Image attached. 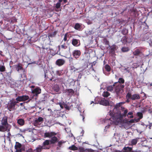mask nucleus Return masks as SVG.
<instances>
[{
	"label": "nucleus",
	"mask_w": 152,
	"mask_h": 152,
	"mask_svg": "<svg viewBox=\"0 0 152 152\" xmlns=\"http://www.w3.org/2000/svg\"><path fill=\"white\" fill-rule=\"evenodd\" d=\"M123 109L125 110H123V113L121 114L119 110L118 111L117 113L113 114L110 112V115L111 116L110 118L111 121V124H113L116 125H118L121 123L123 120V118L127 116L128 118H134L133 112L132 111L128 113L127 109H125L123 107Z\"/></svg>",
	"instance_id": "obj_1"
},
{
	"label": "nucleus",
	"mask_w": 152,
	"mask_h": 152,
	"mask_svg": "<svg viewBox=\"0 0 152 152\" xmlns=\"http://www.w3.org/2000/svg\"><path fill=\"white\" fill-rule=\"evenodd\" d=\"M57 32V31H55L53 32L49 33L48 36L46 35H45L42 36V41L43 42L42 48L43 49L47 50L48 49V45H52L50 44L51 41H50V38L55 37Z\"/></svg>",
	"instance_id": "obj_2"
},
{
	"label": "nucleus",
	"mask_w": 152,
	"mask_h": 152,
	"mask_svg": "<svg viewBox=\"0 0 152 152\" xmlns=\"http://www.w3.org/2000/svg\"><path fill=\"white\" fill-rule=\"evenodd\" d=\"M57 133L54 132H46L44 133V137H45L50 138V145L54 144L58 141V139L55 136Z\"/></svg>",
	"instance_id": "obj_3"
},
{
	"label": "nucleus",
	"mask_w": 152,
	"mask_h": 152,
	"mask_svg": "<svg viewBox=\"0 0 152 152\" xmlns=\"http://www.w3.org/2000/svg\"><path fill=\"white\" fill-rule=\"evenodd\" d=\"M114 91L116 94L117 97L118 98H120L121 95L122 94L124 91V88L125 87V85H118L115 84L114 85Z\"/></svg>",
	"instance_id": "obj_4"
},
{
	"label": "nucleus",
	"mask_w": 152,
	"mask_h": 152,
	"mask_svg": "<svg viewBox=\"0 0 152 152\" xmlns=\"http://www.w3.org/2000/svg\"><path fill=\"white\" fill-rule=\"evenodd\" d=\"M17 102H16L13 100H11L8 103L7 106V109L11 111L15 109V105Z\"/></svg>",
	"instance_id": "obj_5"
},
{
	"label": "nucleus",
	"mask_w": 152,
	"mask_h": 152,
	"mask_svg": "<svg viewBox=\"0 0 152 152\" xmlns=\"http://www.w3.org/2000/svg\"><path fill=\"white\" fill-rule=\"evenodd\" d=\"M67 48L68 46L66 45V44L64 43V44L61 45V46H58V50L57 53H58L59 52L58 54L61 55V52L62 53H64L65 51L64 50L66 49Z\"/></svg>",
	"instance_id": "obj_6"
},
{
	"label": "nucleus",
	"mask_w": 152,
	"mask_h": 152,
	"mask_svg": "<svg viewBox=\"0 0 152 152\" xmlns=\"http://www.w3.org/2000/svg\"><path fill=\"white\" fill-rule=\"evenodd\" d=\"M29 99V97L27 95H23L18 96L16 99L17 101L18 102H23L26 101Z\"/></svg>",
	"instance_id": "obj_7"
},
{
	"label": "nucleus",
	"mask_w": 152,
	"mask_h": 152,
	"mask_svg": "<svg viewBox=\"0 0 152 152\" xmlns=\"http://www.w3.org/2000/svg\"><path fill=\"white\" fill-rule=\"evenodd\" d=\"M44 121V119L41 117H39L38 118H36L34 122V126L39 125Z\"/></svg>",
	"instance_id": "obj_8"
},
{
	"label": "nucleus",
	"mask_w": 152,
	"mask_h": 152,
	"mask_svg": "<svg viewBox=\"0 0 152 152\" xmlns=\"http://www.w3.org/2000/svg\"><path fill=\"white\" fill-rule=\"evenodd\" d=\"M8 117L6 116H4L1 121V124L8 128L9 124L7 122Z\"/></svg>",
	"instance_id": "obj_9"
},
{
	"label": "nucleus",
	"mask_w": 152,
	"mask_h": 152,
	"mask_svg": "<svg viewBox=\"0 0 152 152\" xmlns=\"http://www.w3.org/2000/svg\"><path fill=\"white\" fill-rule=\"evenodd\" d=\"M81 53V52L80 50H75L72 52V55L74 58L77 59L80 55Z\"/></svg>",
	"instance_id": "obj_10"
},
{
	"label": "nucleus",
	"mask_w": 152,
	"mask_h": 152,
	"mask_svg": "<svg viewBox=\"0 0 152 152\" xmlns=\"http://www.w3.org/2000/svg\"><path fill=\"white\" fill-rule=\"evenodd\" d=\"M72 44L74 46L78 47L80 45V40L73 38L72 40Z\"/></svg>",
	"instance_id": "obj_11"
},
{
	"label": "nucleus",
	"mask_w": 152,
	"mask_h": 152,
	"mask_svg": "<svg viewBox=\"0 0 152 152\" xmlns=\"http://www.w3.org/2000/svg\"><path fill=\"white\" fill-rule=\"evenodd\" d=\"M118 48V47L115 45H113L110 47V50L109 53L112 55H113L115 53V51Z\"/></svg>",
	"instance_id": "obj_12"
},
{
	"label": "nucleus",
	"mask_w": 152,
	"mask_h": 152,
	"mask_svg": "<svg viewBox=\"0 0 152 152\" xmlns=\"http://www.w3.org/2000/svg\"><path fill=\"white\" fill-rule=\"evenodd\" d=\"M65 63V61L62 59H58L56 62V64L59 66H61L63 65Z\"/></svg>",
	"instance_id": "obj_13"
},
{
	"label": "nucleus",
	"mask_w": 152,
	"mask_h": 152,
	"mask_svg": "<svg viewBox=\"0 0 152 152\" xmlns=\"http://www.w3.org/2000/svg\"><path fill=\"white\" fill-rule=\"evenodd\" d=\"M41 89L39 87H37L32 91V93L37 96L41 93Z\"/></svg>",
	"instance_id": "obj_14"
},
{
	"label": "nucleus",
	"mask_w": 152,
	"mask_h": 152,
	"mask_svg": "<svg viewBox=\"0 0 152 152\" xmlns=\"http://www.w3.org/2000/svg\"><path fill=\"white\" fill-rule=\"evenodd\" d=\"M125 82V80L123 78L120 77L119 78L117 82H115L114 85L115 84L118 85H124V83Z\"/></svg>",
	"instance_id": "obj_15"
},
{
	"label": "nucleus",
	"mask_w": 152,
	"mask_h": 152,
	"mask_svg": "<svg viewBox=\"0 0 152 152\" xmlns=\"http://www.w3.org/2000/svg\"><path fill=\"white\" fill-rule=\"evenodd\" d=\"M50 144V141L49 140H46L43 142L42 146H41L42 147V149H49V148L46 147V145H49Z\"/></svg>",
	"instance_id": "obj_16"
},
{
	"label": "nucleus",
	"mask_w": 152,
	"mask_h": 152,
	"mask_svg": "<svg viewBox=\"0 0 152 152\" xmlns=\"http://www.w3.org/2000/svg\"><path fill=\"white\" fill-rule=\"evenodd\" d=\"M129 39L127 38L126 36H124L122 38L121 41L123 43L125 44L127 42L130 43L132 41L133 38H130L129 40Z\"/></svg>",
	"instance_id": "obj_17"
},
{
	"label": "nucleus",
	"mask_w": 152,
	"mask_h": 152,
	"mask_svg": "<svg viewBox=\"0 0 152 152\" xmlns=\"http://www.w3.org/2000/svg\"><path fill=\"white\" fill-rule=\"evenodd\" d=\"M99 103L100 104L104 106L108 105L109 104V103L108 100L105 99H101L99 101Z\"/></svg>",
	"instance_id": "obj_18"
},
{
	"label": "nucleus",
	"mask_w": 152,
	"mask_h": 152,
	"mask_svg": "<svg viewBox=\"0 0 152 152\" xmlns=\"http://www.w3.org/2000/svg\"><path fill=\"white\" fill-rule=\"evenodd\" d=\"M122 152H133L132 151V148L129 147H125L122 150Z\"/></svg>",
	"instance_id": "obj_19"
},
{
	"label": "nucleus",
	"mask_w": 152,
	"mask_h": 152,
	"mask_svg": "<svg viewBox=\"0 0 152 152\" xmlns=\"http://www.w3.org/2000/svg\"><path fill=\"white\" fill-rule=\"evenodd\" d=\"M53 90L57 93V94H60L59 91L60 90V88L59 86L58 85H55L53 87Z\"/></svg>",
	"instance_id": "obj_20"
},
{
	"label": "nucleus",
	"mask_w": 152,
	"mask_h": 152,
	"mask_svg": "<svg viewBox=\"0 0 152 152\" xmlns=\"http://www.w3.org/2000/svg\"><path fill=\"white\" fill-rule=\"evenodd\" d=\"M25 121L23 119L20 118L17 119V123L20 126H23L25 124Z\"/></svg>",
	"instance_id": "obj_21"
},
{
	"label": "nucleus",
	"mask_w": 152,
	"mask_h": 152,
	"mask_svg": "<svg viewBox=\"0 0 152 152\" xmlns=\"http://www.w3.org/2000/svg\"><path fill=\"white\" fill-rule=\"evenodd\" d=\"M140 97L139 94H134L132 96L131 99L132 100H138L140 99Z\"/></svg>",
	"instance_id": "obj_22"
},
{
	"label": "nucleus",
	"mask_w": 152,
	"mask_h": 152,
	"mask_svg": "<svg viewBox=\"0 0 152 152\" xmlns=\"http://www.w3.org/2000/svg\"><path fill=\"white\" fill-rule=\"evenodd\" d=\"M140 139V138L137 137L135 139H132L131 142V145H136L138 141V140Z\"/></svg>",
	"instance_id": "obj_23"
},
{
	"label": "nucleus",
	"mask_w": 152,
	"mask_h": 152,
	"mask_svg": "<svg viewBox=\"0 0 152 152\" xmlns=\"http://www.w3.org/2000/svg\"><path fill=\"white\" fill-rule=\"evenodd\" d=\"M124 120L123 119L121 123H121L122 122H123L124 123L123 126H124V128L126 129H128L129 128H130V125L128 123H127V121H124Z\"/></svg>",
	"instance_id": "obj_24"
},
{
	"label": "nucleus",
	"mask_w": 152,
	"mask_h": 152,
	"mask_svg": "<svg viewBox=\"0 0 152 152\" xmlns=\"http://www.w3.org/2000/svg\"><path fill=\"white\" fill-rule=\"evenodd\" d=\"M15 68L17 71L19 72L20 70H22L23 67L22 66V64L20 63L15 66Z\"/></svg>",
	"instance_id": "obj_25"
},
{
	"label": "nucleus",
	"mask_w": 152,
	"mask_h": 152,
	"mask_svg": "<svg viewBox=\"0 0 152 152\" xmlns=\"http://www.w3.org/2000/svg\"><path fill=\"white\" fill-rule=\"evenodd\" d=\"M57 142V145L58 146V147H57V149L58 150L59 149V148L61 147L62 144L65 143V142L63 140H61L60 141L58 140Z\"/></svg>",
	"instance_id": "obj_26"
},
{
	"label": "nucleus",
	"mask_w": 152,
	"mask_h": 152,
	"mask_svg": "<svg viewBox=\"0 0 152 152\" xmlns=\"http://www.w3.org/2000/svg\"><path fill=\"white\" fill-rule=\"evenodd\" d=\"M124 102H119V103H117L116 104L114 107V108L113 109V110H114L115 109H116V110H118L120 106L123 104H124Z\"/></svg>",
	"instance_id": "obj_27"
},
{
	"label": "nucleus",
	"mask_w": 152,
	"mask_h": 152,
	"mask_svg": "<svg viewBox=\"0 0 152 152\" xmlns=\"http://www.w3.org/2000/svg\"><path fill=\"white\" fill-rule=\"evenodd\" d=\"M141 53L140 50L139 49H136L133 52V54L135 56H138Z\"/></svg>",
	"instance_id": "obj_28"
},
{
	"label": "nucleus",
	"mask_w": 152,
	"mask_h": 152,
	"mask_svg": "<svg viewBox=\"0 0 152 152\" xmlns=\"http://www.w3.org/2000/svg\"><path fill=\"white\" fill-rule=\"evenodd\" d=\"M8 128L3 125H0V132H4Z\"/></svg>",
	"instance_id": "obj_29"
},
{
	"label": "nucleus",
	"mask_w": 152,
	"mask_h": 152,
	"mask_svg": "<svg viewBox=\"0 0 152 152\" xmlns=\"http://www.w3.org/2000/svg\"><path fill=\"white\" fill-rule=\"evenodd\" d=\"M42 147L40 145H39L38 147L33 151V152H41Z\"/></svg>",
	"instance_id": "obj_30"
},
{
	"label": "nucleus",
	"mask_w": 152,
	"mask_h": 152,
	"mask_svg": "<svg viewBox=\"0 0 152 152\" xmlns=\"http://www.w3.org/2000/svg\"><path fill=\"white\" fill-rule=\"evenodd\" d=\"M66 92L69 95L72 94L74 93V91L72 89H67L66 90Z\"/></svg>",
	"instance_id": "obj_31"
},
{
	"label": "nucleus",
	"mask_w": 152,
	"mask_h": 152,
	"mask_svg": "<svg viewBox=\"0 0 152 152\" xmlns=\"http://www.w3.org/2000/svg\"><path fill=\"white\" fill-rule=\"evenodd\" d=\"M137 117H139L138 119L139 120H140V119H142L143 118V114L141 112H137Z\"/></svg>",
	"instance_id": "obj_32"
},
{
	"label": "nucleus",
	"mask_w": 152,
	"mask_h": 152,
	"mask_svg": "<svg viewBox=\"0 0 152 152\" xmlns=\"http://www.w3.org/2000/svg\"><path fill=\"white\" fill-rule=\"evenodd\" d=\"M69 149L73 151H75L78 150V148L75 145H72L69 147Z\"/></svg>",
	"instance_id": "obj_33"
},
{
	"label": "nucleus",
	"mask_w": 152,
	"mask_h": 152,
	"mask_svg": "<svg viewBox=\"0 0 152 152\" xmlns=\"http://www.w3.org/2000/svg\"><path fill=\"white\" fill-rule=\"evenodd\" d=\"M113 89H114V86H113V84L112 86H109L107 87V90L108 91H112Z\"/></svg>",
	"instance_id": "obj_34"
},
{
	"label": "nucleus",
	"mask_w": 152,
	"mask_h": 152,
	"mask_svg": "<svg viewBox=\"0 0 152 152\" xmlns=\"http://www.w3.org/2000/svg\"><path fill=\"white\" fill-rule=\"evenodd\" d=\"M122 33L124 35H126L128 33V30L126 28H124L122 31Z\"/></svg>",
	"instance_id": "obj_35"
},
{
	"label": "nucleus",
	"mask_w": 152,
	"mask_h": 152,
	"mask_svg": "<svg viewBox=\"0 0 152 152\" xmlns=\"http://www.w3.org/2000/svg\"><path fill=\"white\" fill-rule=\"evenodd\" d=\"M81 25L79 23H76L74 26V28L76 30H78L81 27Z\"/></svg>",
	"instance_id": "obj_36"
},
{
	"label": "nucleus",
	"mask_w": 152,
	"mask_h": 152,
	"mask_svg": "<svg viewBox=\"0 0 152 152\" xmlns=\"http://www.w3.org/2000/svg\"><path fill=\"white\" fill-rule=\"evenodd\" d=\"M21 147V144L19 142H16V144L15 145V148L16 149H20Z\"/></svg>",
	"instance_id": "obj_37"
},
{
	"label": "nucleus",
	"mask_w": 152,
	"mask_h": 152,
	"mask_svg": "<svg viewBox=\"0 0 152 152\" xmlns=\"http://www.w3.org/2000/svg\"><path fill=\"white\" fill-rule=\"evenodd\" d=\"M105 68L106 70L108 72H110L111 70V68L110 66L108 64H106L105 66Z\"/></svg>",
	"instance_id": "obj_38"
},
{
	"label": "nucleus",
	"mask_w": 152,
	"mask_h": 152,
	"mask_svg": "<svg viewBox=\"0 0 152 152\" xmlns=\"http://www.w3.org/2000/svg\"><path fill=\"white\" fill-rule=\"evenodd\" d=\"M110 95V94L107 91H104L103 96L105 97H107Z\"/></svg>",
	"instance_id": "obj_39"
},
{
	"label": "nucleus",
	"mask_w": 152,
	"mask_h": 152,
	"mask_svg": "<svg viewBox=\"0 0 152 152\" xmlns=\"http://www.w3.org/2000/svg\"><path fill=\"white\" fill-rule=\"evenodd\" d=\"M70 70L73 72H75L78 70V69L76 68L73 66H70Z\"/></svg>",
	"instance_id": "obj_40"
},
{
	"label": "nucleus",
	"mask_w": 152,
	"mask_h": 152,
	"mask_svg": "<svg viewBox=\"0 0 152 152\" xmlns=\"http://www.w3.org/2000/svg\"><path fill=\"white\" fill-rule=\"evenodd\" d=\"M6 70V68L4 66H0V71L1 72H4Z\"/></svg>",
	"instance_id": "obj_41"
},
{
	"label": "nucleus",
	"mask_w": 152,
	"mask_h": 152,
	"mask_svg": "<svg viewBox=\"0 0 152 152\" xmlns=\"http://www.w3.org/2000/svg\"><path fill=\"white\" fill-rule=\"evenodd\" d=\"M132 96V95L131 93L128 92L126 94V98H128L131 99Z\"/></svg>",
	"instance_id": "obj_42"
},
{
	"label": "nucleus",
	"mask_w": 152,
	"mask_h": 152,
	"mask_svg": "<svg viewBox=\"0 0 152 152\" xmlns=\"http://www.w3.org/2000/svg\"><path fill=\"white\" fill-rule=\"evenodd\" d=\"M69 36L68 35V33H65L64 35V37L63 39V40H64V42H66L67 40V37Z\"/></svg>",
	"instance_id": "obj_43"
},
{
	"label": "nucleus",
	"mask_w": 152,
	"mask_h": 152,
	"mask_svg": "<svg viewBox=\"0 0 152 152\" xmlns=\"http://www.w3.org/2000/svg\"><path fill=\"white\" fill-rule=\"evenodd\" d=\"M56 75L60 76L62 75V72L61 70H57L56 71Z\"/></svg>",
	"instance_id": "obj_44"
},
{
	"label": "nucleus",
	"mask_w": 152,
	"mask_h": 152,
	"mask_svg": "<svg viewBox=\"0 0 152 152\" xmlns=\"http://www.w3.org/2000/svg\"><path fill=\"white\" fill-rule=\"evenodd\" d=\"M129 49L128 47H123L122 48V50L123 52H127L129 50Z\"/></svg>",
	"instance_id": "obj_45"
},
{
	"label": "nucleus",
	"mask_w": 152,
	"mask_h": 152,
	"mask_svg": "<svg viewBox=\"0 0 152 152\" xmlns=\"http://www.w3.org/2000/svg\"><path fill=\"white\" fill-rule=\"evenodd\" d=\"M59 104L60 105V106L61 107V109H63V108H64V107L63 106V104H64V102L63 103H62V102H58L57 104Z\"/></svg>",
	"instance_id": "obj_46"
},
{
	"label": "nucleus",
	"mask_w": 152,
	"mask_h": 152,
	"mask_svg": "<svg viewBox=\"0 0 152 152\" xmlns=\"http://www.w3.org/2000/svg\"><path fill=\"white\" fill-rule=\"evenodd\" d=\"M61 5V4L57 2L55 6V7L57 9H58L60 8Z\"/></svg>",
	"instance_id": "obj_47"
},
{
	"label": "nucleus",
	"mask_w": 152,
	"mask_h": 152,
	"mask_svg": "<svg viewBox=\"0 0 152 152\" xmlns=\"http://www.w3.org/2000/svg\"><path fill=\"white\" fill-rule=\"evenodd\" d=\"M124 121H127V123H128L129 124L130 123H133L134 122V121L133 119H131L129 121H128L127 120L125 119Z\"/></svg>",
	"instance_id": "obj_48"
},
{
	"label": "nucleus",
	"mask_w": 152,
	"mask_h": 152,
	"mask_svg": "<svg viewBox=\"0 0 152 152\" xmlns=\"http://www.w3.org/2000/svg\"><path fill=\"white\" fill-rule=\"evenodd\" d=\"M79 150L80 152H83L85 151V149L83 147L79 148Z\"/></svg>",
	"instance_id": "obj_49"
},
{
	"label": "nucleus",
	"mask_w": 152,
	"mask_h": 152,
	"mask_svg": "<svg viewBox=\"0 0 152 152\" xmlns=\"http://www.w3.org/2000/svg\"><path fill=\"white\" fill-rule=\"evenodd\" d=\"M96 63V61H94L91 64V67H92V70H94V68L93 67V66H95Z\"/></svg>",
	"instance_id": "obj_50"
},
{
	"label": "nucleus",
	"mask_w": 152,
	"mask_h": 152,
	"mask_svg": "<svg viewBox=\"0 0 152 152\" xmlns=\"http://www.w3.org/2000/svg\"><path fill=\"white\" fill-rule=\"evenodd\" d=\"M13 125L14 126L15 128L18 129H19V127L18 126L16 125L15 123H13Z\"/></svg>",
	"instance_id": "obj_51"
},
{
	"label": "nucleus",
	"mask_w": 152,
	"mask_h": 152,
	"mask_svg": "<svg viewBox=\"0 0 152 152\" xmlns=\"http://www.w3.org/2000/svg\"><path fill=\"white\" fill-rule=\"evenodd\" d=\"M110 112H112V111H110V112H109V115H110V116L111 117H110V118L109 119V120L110 121V124H113V125H116V124H111V120H110V118H111V116L110 115ZM112 112L113 113V114H114V113H113V112ZM107 120H108V119H107Z\"/></svg>",
	"instance_id": "obj_52"
},
{
	"label": "nucleus",
	"mask_w": 152,
	"mask_h": 152,
	"mask_svg": "<svg viewBox=\"0 0 152 152\" xmlns=\"http://www.w3.org/2000/svg\"><path fill=\"white\" fill-rule=\"evenodd\" d=\"M16 151L15 152H21V150L20 149H16Z\"/></svg>",
	"instance_id": "obj_53"
},
{
	"label": "nucleus",
	"mask_w": 152,
	"mask_h": 152,
	"mask_svg": "<svg viewBox=\"0 0 152 152\" xmlns=\"http://www.w3.org/2000/svg\"><path fill=\"white\" fill-rule=\"evenodd\" d=\"M27 152H33V151L32 149H30L27 151Z\"/></svg>",
	"instance_id": "obj_54"
},
{
	"label": "nucleus",
	"mask_w": 152,
	"mask_h": 152,
	"mask_svg": "<svg viewBox=\"0 0 152 152\" xmlns=\"http://www.w3.org/2000/svg\"><path fill=\"white\" fill-rule=\"evenodd\" d=\"M126 102H127V103H129V102H130V100H129V99H128V98H126Z\"/></svg>",
	"instance_id": "obj_55"
},
{
	"label": "nucleus",
	"mask_w": 152,
	"mask_h": 152,
	"mask_svg": "<svg viewBox=\"0 0 152 152\" xmlns=\"http://www.w3.org/2000/svg\"><path fill=\"white\" fill-rule=\"evenodd\" d=\"M3 53L2 51H0V55L1 56H3V55L2 54V53Z\"/></svg>",
	"instance_id": "obj_56"
},
{
	"label": "nucleus",
	"mask_w": 152,
	"mask_h": 152,
	"mask_svg": "<svg viewBox=\"0 0 152 152\" xmlns=\"http://www.w3.org/2000/svg\"><path fill=\"white\" fill-rule=\"evenodd\" d=\"M63 1V0H59L58 2L59 3H61V2H62Z\"/></svg>",
	"instance_id": "obj_57"
},
{
	"label": "nucleus",
	"mask_w": 152,
	"mask_h": 152,
	"mask_svg": "<svg viewBox=\"0 0 152 152\" xmlns=\"http://www.w3.org/2000/svg\"><path fill=\"white\" fill-rule=\"evenodd\" d=\"M63 1L64 3H66L67 1V0H64Z\"/></svg>",
	"instance_id": "obj_58"
},
{
	"label": "nucleus",
	"mask_w": 152,
	"mask_h": 152,
	"mask_svg": "<svg viewBox=\"0 0 152 152\" xmlns=\"http://www.w3.org/2000/svg\"><path fill=\"white\" fill-rule=\"evenodd\" d=\"M109 42L107 41V40H106V44H107V45H108L109 44Z\"/></svg>",
	"instance_id": "obj_59"
},
{
	"label": "nucleus",
	"mask_w": 152,
	"mask_h": 152,
	"mask_svg": "<svg viewBox=\"0 0 152 152\" xmlns=\"http://www.w3.org/2000/svg\"><path fill=\"white\" fill-rule=\"evenodd\" d=\"M30 87L32 88H34L35 87L34 86H30Z\"/></svg>",
	"instance_id": "obj_60"
},
{
	"label": "nucleus",
	"mask_w": 152,
	"mask_h": 152,
	"mask_svg": "<svg viewBox=\"0 0 152 152\" xmlns=\"http://www.w3.org/2000/svg\"><path fill=\"white\" fill-rule=\"evenodd\" d=\"M81 116H82V118H83V121H84V119L85 118V117L83 116V115H81Z\"/></svg>",
	"instance_id": "obj_61"
},
{
	"label": "nucleus",
	"mask_w": 152,
	"mask_h": 152,
	"mask_svg": "<svg viewBox=\"0 0 152 152\" xmlns=\"http://www.w3.org/2000/svg\"><path fill=\"white\" fill-rule=\"evenodd\" d=\"M149 113H151V112H152V111H150V110H149Z\"/></svg>",
	"instance_id": "obj_62"
},
{
	"label": "nucleus",
	"mask_w": 152,
	"mask_h": 152,
	"mask_svg": "<svg viewBox=\"0 0 152 152\" xmlns=\"http://www.w3.org/2000/svg\"><path fill=\"white\" fill-rule=\"evenodd\" d=\"M20 105H22L23 104V103H20Z\"/></svg>",
	"instance_id": "obj_63"
},
{
	"label": "nucleus",
	"mask_w": 152,
	"mask_h": 152,
	"mask_svg": "<svg viewBox=\"0 0 152 152\" xmlns=\"http://www.w3.org/2000/svg\"><path fill=\"white\" fill-rule=\"evenodd\" d=\"M94 103V102L92 101V102H91V104H92V103Z\"/></svg>",
	"instance_id": "obj_64"
}]
</instances>
